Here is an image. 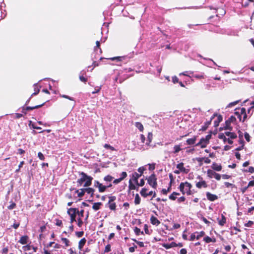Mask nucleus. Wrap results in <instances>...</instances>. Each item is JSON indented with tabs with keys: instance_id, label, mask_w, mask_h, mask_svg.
Listing matches in <instances>:
<instances>
[{
	"instance_id": "63",
	"label": "nucleus",
	"mask_w": 254,
	"mask_h": 254,
	"mask_svg": "<svg viewBox=\"0 0 254 254\" xmlns=\"http://www.w3.org/2000/svg\"><path fill=\"white\" fill-rule=\"evenodd\" d=\"M38 156L39 158L41 160H45L44 155L41 152H38Z\"/></svg>"
},
{
	"instance_id": "58",
	"label": "nucleus",
	"mask_w": 254,
	"mask_h": 254,
	"mask_svg": "<svg viewBox=\"0 0 254 254\" xmlns=\"http://www.w3.org/2000/svg\"><path fill=\"white\" fill-rule=\"evenodd\" d=\"M227 120L231 123L236 122V119L235 117L231 116Z\"/></svg>"
},
{
	"instance_id": "51",
	"label": "nucleus",
	"mask_w": 254,
	"mask_h": 254,
	"mask_svg": "<svg viewBox=\"0 0 254 254\" xmlns=\"http://www.w3.org/2000/svg\"><path fill=\"white\" fill-rule=\"evenodd\" d=\"M127 173L126 172H123L121 174L120 179L123 181L127 177Z\"/></svg>"
},
{
	"instance_id": "56",
	"label": "nucleus",
	"mask_w": 254,
	"mask_h": 254,
	"mask_svg": "<svg viewBox=\"0 0 254 254\" xmlns=\"http://www.w3.org/2000/svg\"><path fill=\"white\" fill-rule=\"evenodd\" d=\"M211 136H212V135H211V133H209V134H207V135L205 136V137H203V139H205V141H206L208 142V143H209V140H210V138H211Z\"/></svg>"
},
{
	"instance_id": "37",
	"label": "nucleus",
	"mask_w": 254,
	"mask_h": 254,
	"mask_svg": "<svg viewBox=\"0 0 254 254\" xmlns=\"http://www.w3.org/2000/svg\"><path fill=\"white\" fill-rule=\"evenodd\" d=\"M61 240L63 242V243H64L66 247H68L70 245H69V243H70V241L68 239H67V238H61Z\"/></svg>"
},
{
	"instance_id": "43",
	"label": "nucleus",
	"mask_w": 254,
	"mask_h": 254,
	"mask_svg": "<svg viewBox=\"0 0 254 254\" xmlns=\"http://www.w3.org/2000/svg\"><path fill=\"white\" fill-rule=\"evenodd\" d=\"M76 210H77L76 211H75L76 215L77 214L80 216V217H83V214H84V210L83 209H82L80 211H79L78 209L76 208Z\"/></svg>"
},
{
	"instance_id": "24",
	"label": "nucleus",
	"mask_w": 254,
	"mask_h": 254,
	"mask_svg": "<svg viewBox=\"0 0 254 254\" xmlns=\"http://www.w3.org/2000/svg\"><path fill=\"white\" fill-rule=\"evenodd\" d=\"M103 205L102 203L101 202H95L93 203L92 205V209L95 211L98 210L100 209L101 206Z\"/></svg>"
},
{
	"instance_id": "9",
	"label": "nucleus",
	"mask_w": 254,
	"mask_h": 254,
	"mask_svg": "<svg viewBox=\"0 0 254 254\" xmlns=\"http://www.w3.org/2000/svg\"><path fill=\"white\" fill-rule=\"evenodd\" d=\"M208 144V142L203 139V137H202L199 141L195 144V146H200L201 148H204L207 146Z\"/></svg>"
},
{
	"instance_id": "12",
	"label": "nucleus",
	"mask_w": 254,
	"mask_h": 254,
	"mask_svg": "<svg viewBox=\"0 0 254 254\" xmlns=\"http://www.w3.org/2000/svg\"><path fill=\"white\" fill-rule=\"evenodd\" d=\"M216 116V115L214 114L213 116L211 118L210 120L207 121L204 123V125L202 127L199 129V130L205 131L206 130L208 126L211 124L212 120L214 118V117Z\"/></svg>"
},
{
	"instance_id": "16",
	"label": "nucleus",
	"mask_w": 254,
	"mask_h": 254,
	"mask_svg": "<svg viewBox=\"0 0 254 254\" xmlns=\"http://www.w3.org/2000/svg\"><path fill=\"white\" fill-rule=\"evenodd\" d=\"M211 167L212 169V170L218 171V172L220 171L222 169V167L221 165L217 164L216 163H212Z\"/></svg>"
},
{
	"instance_id": "26",
	"label": "nucleus",
	"mask_w": 254,
	"mask_h": 254,
	"mask_svg": "<svg viewBox=\"0 0 254 254\" xmlns=\"http://www.w3.org/2000/svg\"><path fill=\"white\" fill-rule=\"evenodd\" d=\"M86 242V240L85 238H83L81 239L78 243V249L80 250H81L83 247V246L85 245Z\"/></svg>"
},
{
	"instance_id": "4",
	"label": "nucleus",
	"mask_w": 254,
	"mask_h": 254,
	"mask_svg": "<svg viewBox=\"0 0 254 254\" xmlns=\"http://www.w3.org/2000/svg\"><path fill=\"white\" fill-rule=\"evenodd\" d=\"M207 176L210 179L214 177L217 181H219L221 178V175L220 174L216 173L214 171L211 169L207 170Z\"/></svg>"
},
{
	"instance_id": "25",
	"label": "nucleus",
	"mask_w": 254,
	"mask_h": 254,
	"mask_svg": "<svg viewBox=\"0 0 254 254\" xmlns=\"http://www.w3.org/2000/svg\"><path fill=\"white\" fill-rule=\"evenodd\" d=\"M84 190L85 192H87L88 194H90L91 197L93 196L94 192L95 191V190L93 188H84Z\"/></svg>"
},
{
	"instance_id": "10",
	"label": "nucleus",
	"mask_w": 254,
	"mask_h": 254,
	"mask_svg": "<svg viewBox=\"0 0 254 254\" xmlns=\"http://www.w3.org/2000/svg\"><path fill=\"white\" fill-rule=\"evenodd\" d=\"M206 195L207 199L211 201H215L218 198L217 195H216V194H212L209 192H207Z\"/></svg>"
},
{
	"instance_id": "8",
	"label": "nucleus",
	"mask_w": 254,
	"mask_h": 254,
	"mask_svg": "<svg viewBox=\"0 0 254 254\" xmlns=\"http://www.w3.org/2000/svg\"><path fill=\"white\" fill-rule=\"evenodd\" d=\"M197 179L200 180V181L196 183V187L197 188L200 189L202 188H206L208 187V185L204 180H203L202 177L200 176H198Z\"/></svg>"
},
{
	"instance_id": "41",
	"label": "nucleus",
	"mask_w": 254,
	"mask_h": 254,
	"mask_svg": "<svg viewBox=\"0 0 254 254\" xmlns=\"http://www.w3.org/2000/svg\"><path fill=\"white\" fill-rule=\"evenodd\" d=\"M204 159V157H197L195 160L198 162L199 166H201L203 165V161Z\"/></svg>"
},
{
	"instance_id": "14",
	"label": "nucleus",
	"mask_w": 254,
	"mask_h": 254,
	"mask_svg": "<svg viewBox=\"0 0 254 254\" xmlns=\"http://www.w3.org/2000/svg\"><path fill=\"white\" fill-rule=\"evenodd\" d=\"M229 129L230 130H232L233 129V127L231 126V123L228 120L225 121V126L223 127H220L219 128V130H222L223 129Z\"/></svg>"
},
{
	"instance_id": "1",
	"label": "nucleus",
	"mask_w": 254,
	"mask_h": 254,
	"mask_svg": "<svg viewBox=\"0 0 254 254\" xmlns=\"http://www.w3.org/2000/svg\"><path fill=\"white\" fill-rule=\"evenodd\" d=\"M79 175L81 177L77 180L78 187L81 186L84 182H85L83 185L84 187H87L91 185L93 180V178L91 176H88L83 172H79Z\"/></svg>"
},
{
	"instance_id": "39",
	"label": "nucleus",
	"mask_w": 254,
	"mask_h": 254,
	"mask_svg": "<svg viewBox=\"0 0 254 254\" xmlns=\"http://www.w3.org/2000/svg\"><path fill=\"white\" fill-rule=\"evenodd\" d=\"M34 86V92L32 94L31 96L37 95L39 93V91H40V89H39L38 88V86L36 84H35Z\"/></svg>"
},
{
	"instance_id": "52",
	"label": "nucleus",
	"mask_w": 254,
	"mask_h": 254,
	"mask_svg": "<svg viewBox=\"0 0 254 254\" xmlns=\"http://www.w3.org/2000/svg\"><path fill=\"white\" fill-rule=\"evenodd\" d=\"M136 184L137 186H140V187H142L144 185V184H145V182H144V180L143 179H141L140 180V182L139 183L138 182H137V183H135Z\"/></svg>"
},
{
	"instance_id": "61",
	"label": "nucleus",
	"mask_w": 254,
	"mask_h": 254,
	"mask_svg": "<svg viewBox=\"0 0 254 254\" xmlns=\"http://www.w3.org/2000/svg\"><path fill=\"white\" fill-rule=\"evenodd\" d=\"M110 251H111V245L108 244L105 247L104 253H108Z\"/></svg>"
},
{
	"instance_id": "49",
	"label": "nucleus",
	"mask_w": 254,
	"mask_h": 254,
	"mask_svg": "<svg viewBox=\"0 0 254 254\" xmlns=\"http://www.w3.org/2000/svg\"><path fill=\"white\" fill-rule=\"evenodd\" d=\"M244 136H245V138L246 140L248 142L251 141V136H250V134L247 132H246L244 133Z\"/></svg>"
},
{
	"instance_id": "2",
	"label": "nucleus",
	"mask_w": 254,
	"mask_h": 254,
	"mask_svg": "<svg viewBox=\"0 0 254 254\" xmlns=\"http://www.w3.org/2000/svg\"><path fill=\"white\" fill-rule=\"evenodd\" d=\"M148 184L154 189L157 187V178L155 174H152L146 179Z\"/></svg>"
},
{
	"instance_id": "3",
	"label": "nucleus",
	"mask_w": 254,
	"mask_h": 254,
	"mask_svg": "<svg viewBox=\"0 0 254 254\" xmlns=\"http://www.w3.org/2000/svg\"><path fill=\"white\" fill-rule=\"evenodd\" d=\"M116 200V196H109V201L107 205L108 206L109 209L112 211H116L117 205L114 202Z\"/></svg>"
},
{
	"instance_id": "23",
	"label": "nucleus",
	"mask_w": 254,
	"mask_h": 254,
	"mask_svg": "<svg viewBox=\"0 0 254 254\" xmlns=\"http://www.w3.org/2000/svg\"><path fill=\"white\" fill-rule=\"evenodd\" d=\"M217 219L218 220V224L221 226H223L226 223V218L223 214H221V219L220 220H219L218 218Z\"/></svg>"
},
{
	"instance_id": "44",
	"label": "nucleus",
	"mask_w": 254,
	"mask_h": 254,
	"mask_svg": "<svg viewBox=\"0 0 254 254\" xmlns=\"http://www.w3.org/2000/svg\"><path fill=\"white\" fill-rule=\"evenodd\" d=\"M193 77L195 78L199 79H202V78L203 79V78H204V74H194L193 75Z\"/></svg>"
},
{
	"instance_id": "6",
	"label": "nucleus",
	"mask_w": 254,
	"mask_h": 254,
	"mask_svg": "<svg viewBox=\"0 0 254 254\" xmlns=\"http://www.w3.org/2000/svg\"><path fill=\"white\" fill-rule=\"evenodd\" d=\"M49 100H47L45 102H44L42 104H40V105H36V106H33V107H30V106H27L26 107H23L22 108V112L23 113H24V114H26V113H27V111H30V110H33L34 109H38L40 107H42V106H43Z\"/></svg>"
},
{
	"instance_id": "15",
	"label": "nucleus",
	"mask_w": 254,
	"mask_h": 254,
	"mask_svg": "<svg viewBox=\"0 0 254 254\" xmlns=\"http://www.w3.org/2000/svg\"><path fill=\"white\" fill-rule=\"evenodd\" d=\"M184 164L183 162H181L177 164V168H178L181 172L188 173L189 172L188 170L186 169V168L184 167Z\"/></svg>"
},
{
	"instance_id": "32",
	"label": "nucleus",
	"mask_w": 254,
	"mask_h": 254,
	"mask_svg": "<svg viewBox=\"0 0 254 254\" xmlns=\"http://www.w3.org/2000/svg\"><path fill=\"white\" fill-rule=\"evenodd\" d=\"M218 138L219 139H222L224 143H226L227 142V140L228 138L226 137V135L224 133H219L218 134Z\"/></svg>"
},
{
	"instance_id": "54",
	"label": "nucleus",
	"mask_w": 254,
	"mask_h": 254,
	"mask_svg": "<svg viewBox=\"0 0 254 254\" xmlns=\"http://www.w3.org/2000/svg\"><path fill=\"white\" fill-rule=\"evenodd\" d=\"M132 240L135 242L138 245V246L142 248V247H144V243L143 242H140V241H138L137 240H136L135 239H132Z\"/></svg>"
},
{
	"instance_id": "27",
	"label": "nucleus",
	"mask_w": 254,
	"mask_h": 254,
	"mask_svg": "<svg viewBox=\"0 0 254 254\" xmlns=\"http://www.w3.org/2000/svg\"><path fill=\"white\" fill-rule=\"evenodd\" d=\"M223 119V117L221 115H219L217 116V120L215 121L214 122V126L215 127H217L219 126V123L222 122Z\"/></svg>"
},
{
	"instance_id": "19",
	"label": "nucleus",
	"mask_w": 254,
	"mask_h": 254,
	"mask_svg": "<svg viewBox=\"0 0 254 254\" xmlns=\"http://www.w3.org/2000/svg\"><path fill=\"white\" fill-rule=\"evenodd\" d=\"M162 246L166 249L177 247V244L175 242H171L170 244H163Z\"/></svg>"
},
{
	"instance_id": "55",
	"label": "nucleus",
	"mask_w": 254,
	"mask_h": 254,
	"mask_svg": "<svg viewBox=\"0 0 254 254\" xmlns=\"http://www.w3.org/2000/svg\"><path fill=\"white\" fill-rule=\"evenodd\" d=\"M56 225L58 226H63V222L61 220L57 219H56Z\"/></svg>"
},
{
	"instance_id": "21",
	"label": "nucleus",
	"mask_w": 254,
	"mask_h": 254,
	"mask_svg": "<svg viewBox=\"0 0 254 254\" xmlns=\"http://www.w3.org/2000/svg\"><path fill=\"white\" fill-rule=\"evenodd\" d=\"M23 250L24 251H29L32 249L34 252H36L37 250V248L36 247H34L33 246H30L29 245H27L23 247Z\"/></svg>"
},
{
	"instance_id": "33",
	"label": "nucleus",
	"mask_w": 254,
	"mask_h": 254,
	"mask_svg": "<svg viewBox=\"0 0 254 254\" xmlns=\"http://www.w3.org/2000/svg\"><path fill=\"white\" fill-rule=\"evenodd\" d=\"M182 150L181 148V145H176L174 146V151L173 153L174 154L178 153L180 151Z\"/></svg>"
},
{
	"instance_id": "18",
	"label": "nucleus",
	"mask_w": 254,
	"mask_h": 254,
	"mask_svg": "<svg viewBox=\"0 0 254 254\" xmlns=\"http://www.w3.org/2000/svg\"><path fill=\"white\" fill-rule=\"evenodd\" d=\"M197 136H194L191 138H189L186 140L187 144L189 145H192L195 144L197 139Z\"/></svg>"
},
{
	"instance_id": "31",
	"label": "nucleus",
	"mask_w": 254,
	"mask_h": 254,
	"mask_svg": "<svg viewBox=\"0 0 254 254\" xmlns=\"http://www.w3.org/2000/svg\"><path fill=\"white\" fill-rule=\"evenodd\" d=\"M135 126L140 131H143L144 129L142 124L140 122H136L135 123Z\"/></svg>"
},
{
	"instance_id": "34",
	"label": "nucleus",
	"mask_w": 254,
	"mask_h": 254,
	"mask_svg": "<svg viewBox=\"0 0 254 254\" xmlns=\"http://www.w3.org/2000/svg\"><path fill=\"white\" fill-rule=\"evenodd\" d=\"M185 183L182 182L180 185L179 189L183 194H185V193L186 192L185 191Z\"/></svg>"
},
{
	"instance_id": "48",
	"label": "nucleus",
	"mask_w": 254,
	"mask_h": 254,
	"mask_svg": "<svg viewBox=\"0 0 254 254\" xmlns=\"http://www.w3.org/2000/svg\"><path fill=\"white\" fill-rule=\"evenodd\" d=\"M224 185L226 188H235V185L229 182H225Z\"/></svg>"
},
{
	"instance_id": "35",
	"label": "nucleus",
	"mask_w": 254,
	"mask_h": 254,
	"mask_svg": "<svg viewBox=\"0 0 254 254\" xmlns=\"http://www.w3.org/2000/svg\"><path fill=\"white\" fill-rule=\"evenodd\" d=\"M147 191V189L146 188H143L141 189V191H140V193L141 195L142 196L144 197H146L147 196V193L146 191Z\"/></svg>"
},
{
	"instance_id": "45",
	"label": "nucleus",
	"mask_w": 254,
	"mask_h": 254,
	"mask_svg": "<svg viewBox=\"0 0 254 254\" xmlns=\"http://www.w3.org/2000/svg\"><path fill=\"white\" fill-rule=\"evenodd\" d=\"M198 234V235L196 237V239L197 240L199 239L201 237L204 236L205 235V232L204 231H201L199 233L196 232Z\"/></svg>"
},
{
	"instance_id": "47",
	"label": "nucleus",
	"mask_w": 254,
	"mask_h": 254,
	"mask_svg": "<svg viewBox=\"0 0 254 254\" xmlns=\"http://www.w3.org/2000/svg\"><path fill=\"white\" fill-rule=\"evenodd\" d=\"M104 147L105 148H106V149H110V150H111L112 151L115 150V148L114 147L111 146L109 144H104Z\"/></svg>"
},
{
	"instance_id": "5",
	"label": "nucleus",
	"mask_w": 254,
	"mask_h": 254,
	"mask_svg": "<svg viewBox=\"0 0 254 254\" xmlns=\"http://www.w3.org/2000/svg\"><path fill=\"white\" fill-rule=\"evenodd\" d=\"M76 208H70L67 210V213L70 216V223H72L75 221V218L76 215L75 214V211H76Z\"/></svg>"
},
{
	"instance_id": "36",
	"label": "nucleus",
	"mask_w": 254,
	"mask_h": 254,
	"mask_svg": "<svg viewBox=\"0 0 254 254\" xmlns=\"http://www.w3.org/2000/svg\"><path fill=\"white\" fill-rule=\"evenodd\" d=\"M140 198L138 193H136L134 198V203L135 205H138L140 203Z\"/></svg>"
},
{
	"instance_id": "46",
	"label": "nucleus",
	"mask_w": 254,
	"mask_h": 254,
	"mask_svg": "<svg viewBox=\"0 0 254 254\" xmlns=\"http://www.w3.org/2000/svg\"><path fill=\"white\" fill-rule=\"evenodd\" d=\"M254 224V222L253 221L249 220L247 223L244 224L245 227H251Z\"/></svg>"
},
{
	"instance_id": "64",
	"label": "nucleus",
	"mask_w": 254,
	"mask_h": 254,
	"mask_svg": "<svg viewBox=\"0 0 254 254\" xmlns=\"http://www.w3.org/2000/svg\"><path fill=\"white\" fill-rule=\"evenodd\" d=\"M16 207V204L14 202H12L10 205H9L7 208L8 209L11 210L14 209Z\"/></svg>"
},
{
	"instance_id": "13",
	"label": "nucleus",
	"mask_w": 254,
	"mask_h": 254,
	"mask_svg": "<svg viewBox=\"0 0 254 254\" xmlns=\"http://www.w3.org/2000/svg\"><path fill=\"white\" fill-rule=\"evenodd\" d=\"M185 188H186V193H187V195H189L192 194V192L191 190V189L192 188V185H191V184L188 182H185Z\"/></svg>"
},
{
	"instance_id": "11",
	"label": "nucleus",
	"mask_w": 254,
	"mask_h": 254,
	"mask_svg": "<svg viewBox=\"0 0 254 254\" xmlns=\"http://www.w3.org/2000/svg\"><path fill=\"white\" fill-rule=\"evenodd\" d=\"M127 58H128L127 56H120V57H113V58H107V59L111 60L112 61H117L118 62H121V61H123L124 60H127Z\"/></svg>"
},
{
	"instance_id": "29",
	"label": "nucleus",
	"mask_w": 254,
	"mask_h": 254,
	"mask_svg": "<svg viewBox=\"0 0 254 254\" xmlns=\"http://www.w3.org/2000/svg\"><path fill=\"white\" fill-rule=\"evenodd\" d=\"M75 193H77L78 197H82L84 196L85 192L84 190V189H81L80 190H75Z\"/></svg>"
},
{
	"instance_id": "57",
	"label": "nucleus",
	"mask_w": 254,
	"mask_h": 254,
	"mask_svg": "<svg viewBox=\"0 0 254 254\" xmlns=\"http://www.w3.org/2000/svg\"><path fill=\"white\" fill-rule=\"evenodd\" d=\"M234 114L237 116V118L239 119V121H242V115L239 113V111H235Z\"/></svg>"
},
{
	"instance_id": "17",
	"label": "nucleus",
	"mask_w": 254,
	"mask_h": 254,
	"mask_svg": "<svg viewBox=\"0 0 254 254\" xmlns=\"http://www.w3.org/2000/svg\"><path fill=\"white\" fill-rule=\"evenodd\" d=\"M150 222L152 224L156 226H158L160 223V221L153 215L150 217Z\"/></svg>"
},
{
	"instance_id": "40",
	"label": "nucleus",
	"mask_w": 254,
	"mask_h": 254,
	"mask_svg": "<svg viewBox=\"0 0 254 254\" xmlns=\"http://www.w3.org/2000/svg\"><path fill=\"white\" fill-rule=\"evenodd\" d=\"M113 178L112 176L108 175L104 177V180L106 182H110L113 180Z\"/></svg>"
},
{
	"instance_id": "38",
	"label": "nucleus",
	"mask_w": 254,
	"mask_h": 254,
	"mask_svg": "<svg viewBox=\"0 0 254 254\" xmlns=\"http://www.w3.org/2000/svg\"><path fill=\"white\" fill-rule=\"evenodd\" d=\"M128 188L130 190L137 189L136 186L132 183L131 179L129 181Z\"/></svg>"
},
{
	"instance_id": "22",
	"label": "nucleus",
	"mask_w": 254,
	"mask_h": 254,
	"mask_svg": "<svg viewBox=\"0 0 254 254\" xmlns=\"http://www.w3.org/2000/svg\"><path fill=\"white\" fill-rule=\"evenodd\" d=\"M224 133L226 135L229 136V138H230L231 139H235L237 137V134L233 132L225 131Z\"/></svg>"
},
{
	"instance_id": "62",
	"label": "nucleus",
	"mask_w": 254,
	"mask_h": 254,
	"mask_svg": "<svg viewBox=\"0 0 254 254\" xmlns=\"http://www.w3.org/2000/svg\"><path fill=\"white\" fill-rule=\"evenodd\" d=\"M83 225V221L80 217L77 219V225L78 227H81Z\"/></svg>"
},
{
	"instance_id": "28",
	"label": "nucleus",
	"mask_w": 254,
	"mask_h": 254,
	"mask_svg": "<svg viewBox=\"0 0 254 254\" xmlns=\"http://www.w3.org/2000/svg\"><path fill=\"white\" fill-rule=\"evenodd\" d=\"M140 177H141L140 175L136 172H134L132 175V179L135 183H137L138 179Z\"/></svg>"
},
{
	"instance_id": "53",
	"label": "nucleus",
	"mask_w": 254,
	"mask_h": 254,
	"mask_svg": "<svg viewBox=\"0 0 254 254\" xmlns=\"http://www.w3.org/2000/svg\"><path fill=\"white\" fill-rule=\"evenodd\" d=\"M152 138H153V134H152V133H151V132L148 133V136H147V140H148V141L149 142L148 144L150 143L151 142Z\"/></svg>"
},
{
	"instance_id": "42",
	"label": "nucleus",
	"mask_w": 254,
	"mask_h": 254,
	"mask_svg": "<svg viewBox=\"0 0 254 254\" xmlns=\"http://www.w3.org/2000/svg\"><path fill=\"white\" fill-rule=\"evenodd\" d=\"M134 232L137 236L139 235L140 234H143V232L141 231L140 229L136 227H135V228L134 229Z\"/></svg>"
},
{
	"instance_id": "30",
	"label": "nucleus",
	"mask_w": 254,
	"mask_h": 254,
	"mask_svg": "<svg viewBox=\"0 0 254 254\" xmlns=\"http://www.w3.org/2000/svg\"><path fill=\"white\" fill-rule=\"evenodd\" d=\"M179 195H180L179 193L174 191L172 194H171L169 196V198L170 199H171L172 200H175L177 198L176 196Z\"/></svg>"
},
{
	"instance_id": "59",
	"label": "nucleus",
	"mask_w": 254,
	"mask_h": 254,
	"mask_svg": "<svg viewBox=\"0 0 254 254\" xmlns=\"http://www.w3.org/2000/svg\"><path fill=\"white\" fill-rule=\"evenodd\" d=\"M203 240L206 243H209L211 242V238L209 236H206L204 238Z\"/></svg>"
},
{
	"instance_id": "50",
	"label": "nucleus",
	"mask_w": 254,
	"mask_h": 254,
	"mask_svg": "<svg viewBox=\"0 0 254 254\" xmlns=\"http://www.w3.org/2000/svg\"><path fill=\"white\" fill-rule=\"evenodd\" d=\"M145 170V168L144 167H139L137 171L139 173V175L141 176L143 174V172Z\"/></svg>"
},
{
	"instance_id": "20",
	"label": "nucleus",
	"mask_w": 254,
	"mask_h": 254,
	"mask_svg": "<svg viewBox=\"0 0 254 254\" xmlns=\"http://www.w3.org/2000/svg\"><path fill=\"white\" fill-rule=\"evenodd\" d=\"M28 237L27 235L22 236L18 242L22 245L26 244L28 243Z\"/></svg>"
},
{
	"instance_id": "60",
	"label": "nucleus",
	"mask_w": 254,
	"mask_h": 254,
	"mask_svg": "<svg viewBox=\"0 0 254 254\" xmlns=\"http://www.w3.org/2000/svg\"><path fill=\"white\" fill-rule=\"evenodd\" d=\"M244 172H248L251 173H254V168L253 167L251 166L249 168V169L248 170H245Z\"/></svg>"
},
{
	"instance_id": "7",
	"label": "nucleus",
	"mask_w": 254,
	"mask_h": 254,
	"mask_svg": "<svg viewBox=\"0 0 254 254\" xmlns=\"http://www.w3.org/2000/svg\"><path fill=\"white\" fill-rule=\"evenodd\" d=\"M94 186L98 189L99 192H103L106 191L107 187L100 183L98 181H94Z\"/></svg>"
}]
</instances>
